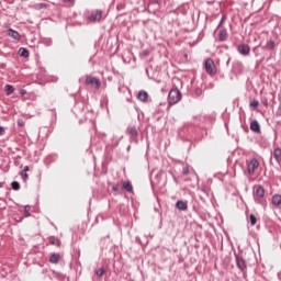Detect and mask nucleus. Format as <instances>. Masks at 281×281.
I'll return each mask as SVG.
<instances>
[{"label":"nucleus","mask_w":281,"mask_h":281,"mask_svg":"<svg viewBox=\"0 0 281 281\" xmlns=\"http://www.w3.org/2000/svg\"><path fill=\"white\" fill-rule=\"evenodd\" d=\"M168 102L170 105L181 102V92L179 91V89L170 90L168 94Z\"/></svg>","instance_id":"1"},{"label":"nucleus","mask_w":281,"mask_h":281,"mask_svg":"<svg viewBox=\"0 0 281 281\" xmlns=\"http://www.w3.org/2000/svg\"><path fill=\"white\" fill-rule=\"evenodd\" d=\"M205 71L210 76L216 75V64H214V60H212V58L205 60Z\"/></svg>","instance_id":"2"},{"label":"nucleus","mask_w":281,"mask_h":281,"mask_svg":"<svg viewBox=\"0 0 281 281\" xmlns=\"http://www.w3.org/2000/svg\"><path fill=\"white\" fill-rule=\"evenodd\" d=\"M259 166H260V162H258V159L250 160L247 167L248 173L254 175Z\"/></svg>","instance_id":"3"},{"label":"nucleus","mask_w":281,"mask_h":281,"mask_svg":"<svg viewBox=\"0 0 281 281\" xmlns=\"http://www.w3.org/2000/svg\"><path fill=\"white\" fill-rule=\"evenodd\" d=\"M102 19V10H97L95 13H92L88 20L90 23H95L97 21H100Z\"/></svg>","instance_id":"4"},{"label":"nucleus","mask_w":281,"mask_h":281,"mask_svg":"<svg viewBox=\"0 0 281 281\" xmlns=\"http://www.w3.org/2000/svg\"><path fill=\"white\" fill-rule=\"evenodd\" d=\"M238 52H239V54H241L243 56H249V52H250L249 45H247V44H240V45L238 46Z\"/></svg>","instance_id":"5"},{"label":"nucleus","mask_w":281,"mask_h":281,"mask_svg":"<svg viewBox=\"0 0 281 281\" xmlns=\"http://www.w3.org/2000/svg\"><path fill=\"white\" fill-rule=\"evenodd\" d=\"M87 85H95L97 89H100L101 87V82L100 79L95 78V77H88L86 79Z\"/></svg>","instance_id":"6"},{"label":"nucleus","mask_w":281,"mask_h":281,"mask_svg":"<svg viewBox=\"0 0 281 281\" xmlns=\"http://www.w3.org/2000/svg\"><path fill=\"white\" fill-rule=\"evenodd\" d=\"M8 36L13 38L14 41H21V34L18 31L13 30V29L8 30Z\"/></svg>","instance_id":"7"},{"label":"nucleus","mask_w":281,"mask_h":281,"mask_svg":"<svg viewBox=\"0 0 281 281\" xmlns=\"http://www.w3.org/2000/svg\"><path fill=\"white\" fill-rule=\"evenodd\" d=\"M236 262H237L238 269H240L241 271H245V269H247V263L245 262V259H243V257L237 256Z\"/></svg>","instance_id":"8"},{"label":"nucleus","mask_w":281,"mask_h":281,"mask_svg":"<svg viewBox=\"0 0 281 281\" xmlns=\"http://www.w3.org/2000/svg\"><path fill=\"white\" fill-rule=\"evenodd\" d=\"M60 261V254H52L50 258H49V262H52V265H58V262Z\"/></svg>","instance_id":"9"},{"label":"nucleus","mask_w":281,"mask_h":281,"mask_svg":"<svg viewBox=\"0 0 281 281\" xmlns=\"http://www.w3.org/2000/svg\"><path fill=\"white\" fill-rule=\"evenodd\" d=\"M250 130L254 132V133H260V123H258V121H251L250 123Z\"/></svg>","instance_id":"10"},{"label":"nucleus","mask_w":281,"mask_h":281,"mask_svg":"<svg viewBox=\"0 0 281 281\" xmlns=\"http://www.w3.org/2000/svg\"><path fill=\"white\" fill-rule=\"evenodd\" d=\"M48 243L50 245H54L55 247H60V239H58V237H55V236H50L48 238Z\"/></svg>","instance_id":"11"},{"label":"nucleus","mask_w":281,"mask_h":281,"mask_svg":"<svg viewBox=\"0 0 281 281\" xmlns=\"http://www.w3.org/2000/svg\"><path fill=\"white\" fill-rule=\"evenodd\" d=\"M176 207L178 210H181V212H186V210H188V203L183 202V201H178L176 203Z\"/></svg>","instance_id":"12"},{"label":"nucleus","mask_w":281,"mask_h":281,"mask_svg":"<svg viewBox=\"0 0 281 281\" xmlns=\"http://www.w3.org/2000/svg\"><path fill=\"white\" fill-rule=\"evenodd\" d=\"M19 56H21L22 58H30V50H27L26 48L21 47L19 49Z\"/></svg>","instance_id":"13"},{"label":"nucleus","mask_w":281,"mask_h":281,"mask_svg":"<svg viewBox=\"0 0 281 281\" xmlns=\"http://www.w3.org/2000/svg\"><path fill=\"white\" fill-rule=\"evenodd\" d=\"M273 155H274L276 161L281 164V148L280 147L274 148Z\"/></svg>","instance_id":"14"},{"label":"nucleus","mask_w":281,"mask_h":281,"mask_svg":"<svg viewBox=\"0 0 281 281\" xmlns=\"http://www.w3.org/2000/svg\"><path fill=\"white\" fill-rule=\"evenodd\" d=\"M137 98H138V100H140V102H146V100H148V92L140 91V92H138Z\"/></svg>","instance_id":"15"},{"label":"nucleus","mask_w":281,"mask_h":281,"mask_svg":"<svg viewBox=\"0 0 281 281\" xmlns=\"http://www.w3.org/2000/svg\"><path fill=\"white\" fill-rule=\"evenodd\" d=\"M43 45H45L46 47H52V45L54 44V41L52 40V37H45L42 41Z\"/></svg>","instance_id":"16"},{"label":"nucleus","mask_w":281,"mask_h":281,"mask_svg":"<svg viewBox=\"0 0 281 281\" xmlns=\"http://www.w3.org/2000/svg\"><path fill=\"white\" fill-rule=\"evenodd\" d=\"M272 204L274 205H281V195L280 194H274L272 196Z\"/></svg>","instance_id":"17"},{"label":"nucleus","mask_w":281,"mask_h":281,"mask_svg":"<svg viewBox=\"0 0 281 281\" xmlns=\"http://www.w3.org/2000/svg\"><path fill=\"white\" fill-rule=\"evenodd\" d=\"M123 188L126 192H133V186L128 181L123 182Z\"/></svg>","instance_id":"18"},{"label":"nucleus","mask_w":281,"mask_h":281,"mask_svg":"<svg viewBox=\"0 0 281 281\" xmlns=\"http://www.w3.org/2000/svg\"><path fill=\"white\" fill-rule=\"evenodd\" d=\"M256 194L259 196V199H262V196H265V188L257 187Z\"/></svg>","instance_id":"19"},{"label":"nucleus","mask_w":281,"mask_h":281,"mask_svg":"<svg viewBox=\"0 0 281 281\" xmlns=\"http://www.w3.org/2000/svg\"><path fill=\"white\" fill-rule=\"evenodd\" d=\"M7 95H12L14 93V87L12 85L5 86Z\"/></svg>","instance_id":"20"},{"label":"nucleus","mask_w":281,"mask_h":281,"mask_svg":"<svg viewBox=\"0 0 281 281\" xmlns=\"http://www.w3.org/2000/svg\"><path fill=\"white\" fill-rule=\"evenodd\" d=\"M227 40V31L223 30L220 32V41H226Z\"/></svg>","instance_id":"21"},{"label":"nucleus","mask_w":281,"mask_h":281,"mask_svg":"<svg viewBox=\"0 0 281 281\" xmlns=\"http://www.w3.org/2000/svg\"><path fill=\"white\" fill-rule=\"evenodd\" d=\"M104 273H106V270L104 268H100L99 270L95 271V276L98 278H102Z\"/></svg>","instance_id":"22"},{"label":"nucleus","mask_w":281,"mask_h":281,"mask_svg":"<svg viewBox=\"0 0 281 281\" xmlns=\"http://www.w3.org/2000/svg\"><path fill=\"white\" fill-rule=\"evenodd\" d=\"M12 190H21V184L18 181L11 183Z\"/></svg>","instance_id":"23"},{"label":"nucleus","mask_w":281,"mask_h":281,"mask_svg":"<svg viewBox=\"0 0 281 281\" xmlns=\"http://www.w3.org/2000/svg\"><path fill=\"white\" fill-rule=\"evenodd\" d=\"M249 221L251 226L256 225V223L258 222V220L256 218V215L254 214L250 215Z\"/></svg>","instance_id":"24"},{"label":"nucleus","mask_w":281,"mask_h":281,"mask_svg":"<svg viewBox=\"0 0 281 281\" xmlns=\"http://www.w3.org/2000/svg\"><path fill=\"white\" fill-rule=\"evenodd\" d=\"M130 135H132V137H137V130L134 127L130 128Z\"/></svg>","instance_id":"25"},{"label":"nucleus","mask_w":281,"mask_h":281,"mask_svg":"<svg viewBox=\"0 0 281 281\" xmlns=\"http://www.w3.org/2000/svg\"><path fill=\"white\" fill-rule=\"evenodd\" d=\"M30 210H31L30 205H25L24 206V214H25V216H30L31 215L30 214Z\"/></svg>","instance_id":"26"},{"label":"nucleus","mask_w":281,"mask_h":281,"mask_svg":"<svg viewBox=\"0 0 281 281\" xmlns=\"http://www.w3.org/2000/svg\"><path fill=\"white\" fill-rule=\"evenodd\" d=\"M267 46L269 47V49H273V47H276V42L269 41Z\"/></svg>","instance_id":"27"},{"label":"nucleus","mask_w":281,"mask_h":281,"mask_svg":"<svg viewBox=\"0 0 281 281\" xmlns=\"http://www.w3.org/2000/svg\"><path fill=\"white\" fill-rule=\"evenodd\" d=\"M260 105V102H258V101H252V102H250V106H252V109H256V108H258Z\"/></svg>","instance_id":"28"},{"label":"nucleus","mask_w":281,"mask_h":281,"mask_svg":"<svg viewBox=\"0 0 281 281\" xmlns=\"http://www.w3.org/2000/svg\"><path fill=\"white\" fill-rule=\"evenodd\" d=\"M113 192H119L120 191V187L117 184L112 187Z\"/></svg>","instance_id":"29"},{"label":"nucleus","mask_w":281,"mask_h":281,"mask_svg":"<svg viewBox=\"0 0 281 281\" xmlns=\"http://www.w3.org/2000/svg\"><path fill=\"white\" fill-rule=\"evenodd\" d=\"M23 172H25V173L30 172V167L25 166L24 169H23Z\"/></svg>","instance_id":"30"},{"label":"nucleus","mask_w":281,"mask_h":281,"mask_svg":"<svg viewBox=\"0 0 281 281\" xmlns=\"http://www.w3.org/2000/svg\"><path fill=\"white\" fill-rule=\"evenodd\" d=\"M22 179H23V181H25L27 179V173L22 172Z\"/></svg>","instance_id":"31"},{"label":"nucleus","mask_w":281,"mask_h":281,"mask_svg":"<svg viewBox=\"0 0 281 281\" xmlns=\"http://www.w3.org/2000/svg\"><path fill=\"white\" fill-rule=\"evenodd\" d=\"M20 93H21V95H25V93H27V91L25 89H21Z\"/></svg>","instance_id":"32"},{"label":"nucleus","mask_w":281,"mask_h":281,"mask_svg":"<svg viewBox=\"0 0 281 281\" xmlns=\"http://www.w3.org/2000/svg\"><path fill=\"white\" fill-rule=\"evenodd\" d=\"M4 131H5V128H3V126H0V135H3Z\"/></svg>","instance_id":"33"},{"label":"nucleus","mask_w":281,"mask_h":281,"mask_svg":"<svg viewBox=\"0 0 281 281\" xmlns=\"http://www.w3.org/2000/svg\"><path fill=\"white\" fill-rule=\"evenodd\" d=\"M57 80H58V78L55 77V78L53 79V82H56Z\"/></svg>","instance_id":"34"},{"label":"nucleus","mask_w":281,"mask_h":281,"mask_svg":"<svg viewBox=\"0 0 281 281\" xmlns=\"http://www.w3.org/2000/svg\"><path fill=\"white\" fill-rule=\"evenodd\" d=\"M19 125H20V126H23V124H22V122H21V121H19Z\"/></svg>","instance_id":"35"},{"label":"nucleus","mask_w":281,"mask_h":281,"mask_svg":"<svg viewBox=\"0 0 281 281\" xmlns=\"http://www.w3.org/2000/svg\"><path fill=\"white\" fill-rule=\"evenodd\" d=\"M144 54H145V56H148V52L145 50Z\"/></svg>","instance_id":"36"},{"label":"nucleus","mask_w":281,"mask_h":281,"mask_svg":"<svg viewBox=\"0 0 281 281\" xmlns=\"http://www.w3.org/2000/svg\"><path fill=\"white\" fill-rule=\"evenodd\" d=\"M0 188H3V183L2 182H0Z\"/></svg>","instance_id":"37"},{"label":"nucleus","mask_w":281,"mask_h":281,"mask_svg":"<svg viewBox=\"0 0 281 281\" xmlns=\"http://www.w3.org/2000/svg\"><path fill=\"white\" fill-rule=\"evenodd\" d=\"M279 279L281 280V272L279 273Z\"/></svg>","instance_id":"38"},{"label":"nucleus","mask_w":281,"mask_h":281,"mask_svg":"<svg viewBox=\"0 0 281 281\" xmlns=\"http://www.w3.org/2000/svg\"><path fill=\"white\" fill-rule=\"evenodd\" d=\"M65 1H71V0H65Z\"/></svg>","instance_id":"39"}]
</instances>
